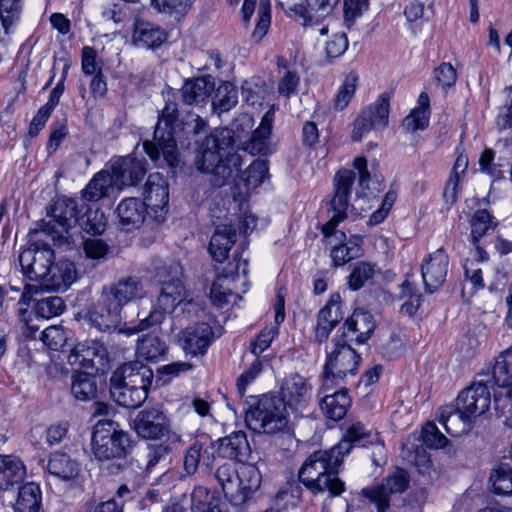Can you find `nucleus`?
I'll use <instances>...</instances> for the list:
<instances>
[{
    "label": "nucleus",
    "instance_id": "37998d69",
    "mask_svg": "<svg viewBox=\"0 0 512 512\" xmlns=\"http://www.w3.org/2000/svg\"><path fill=\"white\" fill-rule=\"evenodd\" d=\"M41 509L40 487L31 482L24 484L18 493L16 512H39Z\"/></svg>",
    "mask_w": 512,
    "mask_h": 512
},
{
    "label": "nucleus",
    "instance_id": "c03bdc74",
    "mask_svg": "<svg viewBox=\"0 0 512 512\" xmlns=\"http://www.w3.org/2000/svg\"><path fill=\"white\" fill-rule=\"evenodd\" d=\"M497 224V221L486 209L477 210L470 220V242L479 243L482 237L495 230Z\"/></svg>",
    "mask_w": 512,
    "mask_h": 512
},
{
    "label": "nucleus",
    "instance_id": "3c124183",
    "mask_svg": "<svg viewBox=\"0 0 512 512\" xmlns=\"http://www.w3.org/2000/svg\"><path fill=\"white\" fill-rule=\"evenodd\" d=\"M358 81L359 77L355 72H350L346 75L333 101L336 110H343L347 107L355 94Z\"/></svg>",
    "mask_w": 512,
    "mask_h": 512
},
{
    "label": "nucleus",
    "instance_id": "49530a36",
    "mask_svg": "<svg viewBox=\"0 0 512 512\" xmlns=\"http://www.w3.org/2000/svg\"><path fill=\"white\" fill-rule=\"evenodd\" d=\"M238 103V91L231 82L222 83L216 90L212 100L213 109L218 113L231 110Z\"/></svg>",
    "mask_w": 512,
    "mask_h": 512
},
{
    "label": "nucleus",
    "instance_id": "e433bc0d",
    "mask_svg": "<svg viewBox=\"0 0 512 512\" xmlns=\"http://www.w3.org/2000/svg\"><path fill=\"white\" fill-rule=\"evenodd\" d=\"M351 405V399L348 396L347 389L342 385L340 390L332 394H325L320 402V408L323 414L330 420L339 421L342 419Z\"/></svg>",
    "mask_w": 512,
    "mask_h": 512
},
{
    "label": "nucleus",
    "instance_id": "2f4dec72",
    "mask_svg": "<svg viewBox=\"0 0 512 512\" xmlns=\"http://www.w3.org/2000/svg\"><path fill=\"white\" fill-rule=\"evenodd\" d=\"M438 420L444 426L446 432L454 437L469 431L474 422L469 415L462 412V409L456 403L455 406L446 405L442 407L439 411Z\"/></svg>",
    "mask_w": 512,
    "mask_h": 512
},
{
    "label": "nucleus",
    "instance_id": "6e6552de",
    "mask_svg": "<svg viewBox=\"0 0 512 512\" xmlns=\"http://www.w3.org/2000/svg\"><path fill=\"white\" fill-rule=\"evenodd\" d=\"M152 380L153 371L139 360L125 363L111 375V396L122 407L138 408L147 399Z\"/></svg>",
    "mask_w": 512,
    "mask_h": 512
},
{
    "label": "nucleus",
    "instance_id": "4be33fe9",
    "mask_svg": "<svg viewBox=\"0 0 512 512\" xmlns=\"http://www.w3.org/2000/svg\"><path fill=\"white\" fill-rule=\"evenodd\" d=\"M375 321L367 311L356 309L353 314L348 317L343 327L341 335L337 336L341 341L346 343H365L375 330Z\"/></svg>",
    "mask_w": 512,
    "mask_h": 512
},
{
    "label": "nucleus",
    "instance_id": "4d7b16f0",
    "mask_svg": "<svg viewBox=\"0 0 512 512\" xmlns=\"http://www.w3.org/2000/svg\"><path fill=\"white\" fill-rule=\"evenodd\" d=\"M268 175V165L264 160H254L241 174V179L248 188H256L263 183Z\"/></svg>",
    "mask_w": 512,
    "mask_h": 512
},
{
    "label": "nucleus",
    "instance_id": "4c0bfd02",
    "mask_svg": "<svg viewBox=\"0 0 512 512\" xmlns=\"http://www.w3.org/2000/svg\"><path fill=\"white\" fill-rule=\"evenodd\" d=\"M167 39L166 32L150 22L137 21L133 32V42L141 48L154 49Z\"/></svg>",
    "mask_w": 512,
    "mask_h": 512
},
{
    "label": "nucleus",
    "instance_id": "c756f323",
    "mask_svg": "<svg viewBox=\"0 0 512 512\" xmlns=\"http://www.w3.org/2000/svg\"><path fill=\"white\" fill-rule=\"evenodd\" d=\"M284 291V288H280L275 298V325L264 328L258 334L255 341L251 343V352L256 356L263 353L271 345L272 340L278 334V326L285 319V294L283 293Z\"/></svg>",
    "mask_w": 512,
    "mask_h": 512
},
{
    "label": "nucleus",
    "instance_id": "cd10ccee",
    "mask_svg": "<svg viewBox=\"0 0 512 512\" xmlns=\"http://www.w3.org/2000/svg\"><path fill=\"white\" fill-rule=\"evenodd\" d=\"M277 107L270 105L263 115L260 125L253 132L251 138L245 142L244 149L252 155L266 154L270 150V136L275 119Z\"/></svg>",
    "mask_w": 512,
    "mask_h": 512
},
{
    "label": "nucleus",
    "instance_id": "2eb2a0df",
    "mask_svg": "<svg viewBox=\"0 0 512 512\" xmlns=\"http://www.w3.org/2000/svg\"><path fill=\"white\" fill-rule=\"evenodd\" d=\"M339 0H306L307 8L287 7L297 16V21L311 34L326 35L334 22L330 13Z\"/></svg>",
    "mask_w": 512,
    "mask_h": 512
},
{
    "label": "nucleus",
    "instance_id": "5701e85b",
    "mask_svg": "<svg viewBox=\"0 0 512 512\" xmlns=\"http://www.w3.org/2000/svg\"><path fill=\"white\" fill-rule=\"evenodd\" d=\"M479 374H489L490 388L498 386L506 388L504 408L512 403V347L501 352L492 366Z\"/></svg>",
    "mask_w": 512,
    "mask_h": 512
},
{
    "label": "nucleus",
    "instance_id": "09e8293b",
    "mask_svg": "<svg viewBox=\"0 0 512 512\" xmlns=\"http://www.w3.org/2000/svg\"><path fill=\"white\" fill-rule=\"evenodd\" d=\"M97 352L94 347L79 343L73 347L68 355V363L75 369H91L94 367V357Z\"/></svg>",
    "mask_w": 512,
    "mask_h": 512
},
{
    "label": "nucleus",
    "instance_id": "8fccbe9b",
    "mask_svg": "<svg viewBox=\"0 0 512 512\" xmlns=\"http://www.w3.org/2000/svg\"><path fill=\"white\" fill-rule=\"evenodd\" d=\"M493 492L498 495L512 494V467L501 463L490 476Z\"/></svg>",
    "mask_w": 512,
    "mask_h": 512
},
{
    "label": "nucleus",
    "instance_id": "774afa93",
    "mask_svg": "<svg viewBox=\"0 0 512 512\" xmlns=\"http://www.w3.org/2000/svg\"><path fill=\"white\" fill-rule=\"evenodd\" d=\"M495 153L492 149L486 148L479 156V167L481 172L488 174L493 178L502 176L501 165L494 162Z\"/></svg>",
    "mask_w": 512,
    "mask_h": 512
},
{
    "label": "nucleus",
    "instance_id": "0e129e2a",
    "mask_svg": "<svg viewBox=\"0 0 512 512\" xmlns=\"http://www.w3.org/2000/svg\"><path fill=\"white\" fill-rule=\"evenodd\" d=\"M429 111L425 108H415L406 116L402 122V127L407 132L423 130L428 126Z\"/></svg>",
    "mask_w": 512,
    "mask_h": 512
},
{
    "label": "nucleus",
    "instance_id": "864d4df0",
    "mask_svg": "<svg viewBox=\"0 0 512 512\" xmlns=\"http://www.w3.org/2000/svg\"><path fill=\"white\" fill-rule=\"evenodd\" d=\"M271 25V5L269 0H260L257 22L251 34V39L259 43L267 34Z\"/></svg>",
    "mask_w": 512,
    "mask_h": 512
},
{
    "label": "nucleus",
    "instance_id": "6ab92c4d",
    "mask_svg": "<svg viewBox=\"0 0 512 512\" xmlns=\"http://www.w3.org/2000/svg\"><path fill=\"white\" fill-rule=\"evenodd\" d=\"M133 429L143 439L157 440L169 435L170 423L163 409L153 406L137 413Z\"/></svg>",
    "mask_w": 512,
    "mask_h": 512
},
{
    "label": "nucleus",
    "instance_id": "7ed1b4c3",
    "mask_svg": "<svg viewBox=\"0 0 512 512\" xmlns=\"http://www.w3.org/2000/svg\"><path fill=\"white\" fill-rule=\"evenodd\" d=\"M356 174L352 170H340L334 178V197L330 200V219L322 226V233L333 245L331 258L336 266H342L350 260L361 255V246L353 240L342 244L346 240V235L342 231H335L338 224L347 217L349 207V196L351 187L354 183Z\"/></svg>",
    "mask_w": 512,
    "mask_h": 512
},
{
    "label": "nucleus",
    "instance_id": "338daca9",
    "mask_svg": "<svg viewBox=\"0 0 512 512\" xmlns=\"http://www.w3.org/2000/svg\"><path fill=\"white\" fill-rule=\"evenodd\" d=\"M170 452L168 445H154L148 448L147 454L143 459V468L145 473L152 472L153 468Z\"/></svg>",
    "mask_w": 512,
    "mask_h": 512
},
{
    "label": "nucleus",
    "instance_id": "c9c22d12",
    "mask_svg": "<svg viewBox=\"0 0 512 512\" xmlns=\"http://www.w3.org/2000/svg\"><path fill=\"white\" fill-rule=\"evenodd\" d=\"M236 241V229L231 225L218 226L211 237L209 252L214 260L223 262Z\"/></svg>",
    "mask_w": 512,
    "mask_h": 512
},
{
    "label": "nucleus",
    "instance_id": "f704fd0d",
    "mask_svg": "<svg viewBox=\"0 0 512 512\" xmlns=\"http://www.w3.org/2000/svg\"><path fill=\"white\" fill-rule=\"evenodd\" d=\"M214 88L215 82L211 76L187 80L181 88L183 102L188 105L204 102Z\"/></svg>",
    "mask_w": 512,
    "mask_h": 512
},
{
    "label": "nucleus",
    "instance_id": "052dcab7",
    "mask_svg": "<svg viewBox=\"0 0 512 512\" xmlns=\"http://www.w3.org/2000/svg\"><path fill=\"white\" fill-rule=\"evenodd\" d=\"M64 309L65 303L59 296L42 298L36 303V315L45 319L60 315Z\"/></svg>",
    "mask_w": 512,
    "mask_h": 512
},
{
    "label": "nucleus",
    "instance_id": "ddd939ff",
    "mask_svg": "<svg viewBox=\"0 0 512 512\" xmlns=\"http://www.w3.org/2000/svg\"><path fill=\"white\" fill-rule=\"evenodd\" d=\"M489 374H478L474 382L463 389L457 396L455 403L464 414L474 421L486 413L491 405V388Z\"/></svg>",
    "mask_w": 512,
    "mask_h": 512
},
{
    "label": "nucleus",
    "instance_id": "5fc2aeb1",
    "mask_svg": "<svg viewBox=\"0 0 512 512\" xmlns=\"http://www.w3.org/2000/svg\"><path fill=\"white\" fill-rule=\"evenodd\" d=\"M343 305L339 294H333L327 304L319 311L317 319L336 326V324L343 318Z\"/></svg>",
    "mask_w": 512,
    "mask_h": 512
},
{
    "label": "nucleus",
    "instance_id": "0eeeda50",
    "mask_svg": "<svg viewBox=\"0 0 512 512\" xmlns=\"http://www.w3.org/2000/svg\"><path fill=\"white\" fill-rule=\"evenodd\" d=\"M30 247L19 255L23 273L32 281H44L54 259L53 245L62 243L63 235L50 222L41 220L30 230Z\"/></svg>",
    "mask_w": 512,
    "mask_h": 512
},
{
    "label": "nucleus",
    "instance_id": "20e7f679",
    "mask_svg": "<svg viewBox=\"0 0 512 512\" xmlns=\"http://www.w3.org/2000/svg\"><path fill=\"white\" fill-rule=\"evenodd\" d=\"M233 143L232 130L221 128L207 135L199 146L196 166L202 172L213 174L217 186L240 176L241 156L238 153L227 152Z\"/></svg>",
    "mask_w": 512,
    "mask_h": 512
},
{
    "label": "nucleus",
    "instance_id": "b1692460",
    "mask_svg": "<svg viewBox=\"0 0 512 512\" xmlns=\"http://www.w3.org/2000/svg\"><path fill=\"white\" fill-rule=\"evenodd\" d=\"M449 266L446 252L440 248L428 255L421 265V274L425 289L429 293L438 290L445 282Z\"/></svg>",
    "mask_w": 512,
    "mask_h": 512
},
{
    "label": "nucleus",
    "instance_id": "a211bd4d",
    "mask_svg": "<svg viewBox=\"0 0 512 512\" xmlns=\"http://www.w3.org/2000/svg\"><path fill=\"white\" fill-rule=\"evenodd\" d=\"M389 97L381 94L375 102L360 111L353 122L351 139L360 142L372 130L384 129L389 119Z\"/></svg>",
    "mask_w": 512,
    "mask_h": 512
},
{
    "label": "nucleus",
    "instance_id": "bb28decb",
    "mask_svg": "<svg viewBox=\"0 0 512 512\" xmlns=\"http://www.w3.org/2000/svg\"><path fill=\"white\" fill-rule=\"evenodd\" d=\"M82 209L79 210L75 200L67 197L58 198L52 208L51 217L52 220L48 222L55 227L56 230L68 232L71 228L77 226L79 222V214ZM47 222L46 220H44Z\"/></svg>",
    "mask_w": 512,
    "mask_h": 512
},
{
    "label": "nucleus",
    "instance_id": "603ef678",
    "mask_svg": "<svg viewBox=\"0 0 512 512\" xmlns=\"http://www.w3.org/2000/svg\"><path fill=\"white\" fill-rule=\"evenodd\" d=\"M231 280H234V273L231 271V275H219L213 282L210 290V298L213 303L217 306H222L230 302V298L234 297L235 294L228 287Z\"/></svg>",
    "mask_w": 512,
    "mask_h": 512
},
{
    "label": "nucleus",
    "instance_id": "6e6d98bb",
    "mask_svg": "<svg viewBox=\"0 0 512 512\" xmlns=\"http://www.w3.org/2000/svg\"><path fill=\"white\" fill-rule=\"evenodd\" d=\"M267 90L262 81H245L242 85L243 100L253 106L261 107L264 104Z\"/></svg>",
    "mask_w": 512,
    "mask_h": 512
},
{
    "label": "nucleus",
    "instance_id": "a19ab883",
    "mask_svg": "<svg viewBox=\"0 0 512 512\" xmlns=\"http://www.w3.org/2000/svg\"><path fill=\"white\" fill-rule=\"evenodd\" d=\"M47 469L51 475L62 480H71L80 471L79 464L65 453H53L49 458Z\"/></svg>",
    "mask_w": 512,
    "mask_h": 512
},
{
    "label": "nucleus",
    "instance_id": "1a4fd4ad",
    "mask_svg": "<svg viewBox=\"0 0 512 512\" xmlns=\"http://www.w3.org/2000/svg\"><path fill=\"white\" fill-rule=\"evenodd\" d=\"M215 479L225 498L234 506L246 503L260 488L262 477L259 469L250 463H224L215 472Z\"/></svg>",
    "mask_w": 512,
    "mask_h": 512
},
{
    "label": "nucleus",
    "instance_id": "c85d7f7f",
    "mask_svg": "<svg viewBox=\"0 0 512 512\" xmlns=\"http://www.w3.org/2000/svg\"><path fill=\"white\" fill-rule=\"evenodd\" d=\"M77 279V271L73 262L60 260L55 264L51 263L49 274L43 281L46 290L63 292Z\"/></svg>",
    "mask_w": 512,
    "mask_h": 512
},
{
    "label": "nucleus",
    "instance_id": "f3484780",
    "mask_svg": "<svg viewBox=\"0 0 512 512\" xmlns=\"http://www.w3.org/2000/svg\"><path fill=\"white\" fill-rule=\"evenodd\" d=\"M389 97L381 94L375 102L360 111L353 122L351 139L360 142L372 130L384 129L389 119Z\"/></svg>",
    "mask_w": 512,
    "mask_h": 512
},
{
    "label": "nucleus",
    "instance_id": "58836bf2",
    "mask_svg": "<svg viewBox=\"0 0 512 512\" xmlns=\"http://www.w3.org/2000/svg\"><path fill=\"white\" fill-rule=\"evenodd\" d=\"M116 187V182L111 172L103 170L97 173L82 191L83 199L96 202L108 196Z\"/></svg>",
    "mask_w": 512,
    "mask_h": 512
},
{
    "label": "nucleus",
    "instance_id": "473e14b6",
    "mask_svg": "<svg viewBox=\"0 0 512 512\" xmlns=\"http://www.w3.org/2000/svg\"><path fill=\"white\" fill-rule=\"evenodd\" d=\"M218 454L223 458L235 460L239 464L250 455V445L245 432L237 431L219 440Z\"/></svg>",
    "mask_w": 512,
    "mask_h": 512
},
{
    "label": "nucleus",
    "instance_id": "f8f14e48",
    "mask_svg": "<svg viewBox=\"0 0 512 512\" xmlns=\"http://www.w3.org/2000/svg\"><path fill=\"white\" fill-rule=\"evenodd\" d=\"M248 427L258 432L273 434L288 424L287 407L277 396L264 395L245 417Z\"/></svg>",
    "mask_w": 512,
    "mask_h": 512
},
{
    "label": "nucleus",
    "instance_id": "69168bd1",
    "mask_svg": "<svg viewBox=\"0 0 512 512\" xmlns=\"http://www.w3.org/2000/svg\"><path fill=\"white\" fill-rule=\"evenodd\" d=\"M422 438L424 444L433 449L444 448L449 442L447 437L439 431L433 422L425 424L422 430Z\"/></svg>",
    "mask_w": 512,
    "mask_h": 512
},
{
    "label": "nucleus",
    "instance_id": "39448f33",
    "mask_svg": "<svg viewBox=\"0 0 512 512\" xmlns=\"http://www.w3.org/2000/svg\"><path fill=\"white\" fill-rule=\"evenodd\" d=\"M158 277L160 292L156 304L149 315L140 320L137 328L129 329L130 333L161 323L165 314L172 313L178 305L191 302L184 283L183 267L179 262L166 263L158 272Z\"/></svg>",
    "mask_w": 512,
    "mask_h": 512
},
{
    "label": "nucleus",
    "instance_id": "de8ad7c7",
    "mask_svg": "<svg viewBox=\"0 0 512 512\" xmlns=\"http://www.w3.org/2000/svg\"><path fill=\"white\" fill-rule=\"evenodd\" d=\"M71 392L77 400L89 401L97 394V384L90 374L77 373L72 376Z\"/></svg>",
    "mask_w": 512,
    "mask_h": 512
},
{
    "label": "nucleus",
    "instance_id": "13d9d810",
    "mask_svg": "<svg viewBox=\"0 0 512 512\" xmlns=\"http://www.w3.org/2000/svg\"><path fill=\"white\" fill-rule=\"evenodd\" d=\"M376 265L370 262L360 261L355 264L350 276H349V287L352 290H358L364 286V284L373 278L375 274Z\"/></svg>",
    "mask_w": 512,
    "mask_h": 512
},
{
    "label": "nucleus",
    "instance_id": "4468645a",
    "mask_svg": "<svg viewBox=\"0 0 512 512\" xmlns=\"http://www.w3.org/2000/svg\"><path fill=\"white\" fill-rule=\"evenodd\" d=\"M409 475L401 468H396L381 483L362 489L361 494L376 506L377 512H386L390 508V497L402 494L409 486Z\"/></svg>",
    "mask_w": 512,
    "mask_h": 512
},
{
    "label": "nucleus",
    "instance_id": "423d86ee",
    "mask_svg": "<svg viewBox=\"0 0 512 512\" xmlns=\"http://www.w3.org/2000/svg\"><path fill=\"white\" fill-rule=\"evenodd\" d=\"M343 458L334 451L319 450L312 453L298 471L299 481L313 494L329 492L338 496L344 491V483L337 476Z\"/></svg>",
    "mask_w": 512,
    "mask_h": 512
},
{
    "label": "nucleus",
    "instance_id": "7c9ffc66",
    "mask_svg": "<svg viewBox=\"0 0 512 512\" xmlns=\"http://www.w3.org/2000/svg\"><path fill=\"white\" fill-rule=\"evenodd\" d=\"M374 440H377L376 433L367 429L363 423L355 422L346 428L342 439L333 448L343 458L351 451L354 445L366 446L373 444Z\"/></svg>",
    "mask_w": 512,
    "mask_h": 512
},
{
    "label": "nucleus",
    "instance_id": "a18cd8bd",
    "mask_svg": "<svg viewBox=\"0 0 512 512\" xmlns=\"http://www.w3.org/2000/svg\"><path fill=\"white\" fill-rule=\"evenodd\" d=\"M77 226L88 234L100 235L106 229L107 219L99 208L87 207L85 212L79 215Z\"/></svg>",
    "mask_w": 512,
    "mask_h": 512
},
{
    "label": "nucleus",
    "instance_id": "a878e982",
    "mask_svg": "<svg viewBox=\"0 0 512 512\" xmlns=\"http://www.w3.org/2000/svg\"><path fill=\"white\" fill-rule=\"evenodd\" d=\"M111 173L116 182V188L135 185L146 174L145 160L132 156L121 157L112 164Z\"/></svg>",
    "mask_w": 512,
    "mask_h": 512
},
{
    "label": "nucleus",
    "instance_id": "aec40b11",
    "mask_svg": "<svg viewBox=\"0 0 512 512\" xmlns=\"http://www.w3.org/2000/svg\"><path fill=\"white\" fill-rule=\"evenodd\" d=\"M143 196V202L149 208L151 217L157 222H163L168 211L169 190L162 174L156 172L148 176Z\"/></svg>",
    "mask_w": 512,
    "mask_h": 512
},
{
    "label": "nucleus",
    "instance_id": "dca6fc26",
    "mask_svg": "<svg viewBox=\"0 0 512 512\" xmlns=\"http://www.w3.org/2000/svg\"><path fill=\"white\" fill-rule=\"evenodd\" d=\"M389 97L381 94L375 102L360 111L353 122L351 139L360 142L372 130L384 129L389 119Z\"/></svg>",
    "mask_w": 512,
    "mask_h": 512
},
{
    "label": "nucleus",
    "instance_id": "f03ea898",
    "mask_svg": "<svg viewBox=\"0 0 512 512\" xmlns=\"http://www.w3.org/2000/svg\"><path fill=\"white\" fill-rule=\"evenodd\" d=\"M145 296L144 284L139 277H122L103 286L100 298L87 310L84 320L100 332L116 329L121 321L123 308Z\"/></svg>",
    "mask_w": 512,
    "mask_h": 512
},
{
    "label": "nucleus",
    "instance_id": "9b49d317",
    "mask_svg": "<svg viewBox=\"0 0 512 512\" xmlns=\"http://www.w3.org/2000/svg\"><path fill=\"white\" fill-rule=\"evenodd\" d=\"M131 445L129 434L111 420L98 421L93 428L91 451L99 461L123 458Z\"/></svg>",
    "mask_w": 512,
    "mask_h": 512
},
{
    "label": "nucleus",
    "instance_id": "e2e57ef3",
    "mask_svg": "<svg viewBox=\"0 0 512 512\" xmlns=\"http://www.w3.org/2000/svg\"><path fill=\"white\" fill-rule=\"evenodd\" d=\"M429 111L425 108H415L406 116L402 122V127L407 132L423 130L428 126Z\"/></svg>",
    "mask_w": 512,
    "mask_h": 512
},
{
    "label": "nucleus",
    "instance_id": "f257e3e1",
    "mask_svg": "<svg viewBox=\"0 0 512 512\" xmlns=\"http://www.w3.org/2000/svg\"><path fill=\"white\" fill-rule=\"evenodd\" d=\"M205 128L206 122L192 112L179 121L177 104L168 102L159 115L154 141H144L143 147L153 162L158 163L162 156L167 165L174 167L179 164L177 141L180 140V133L197 135Z\"/></svg>",
    "mask_w": 512,
    "mask_h": 512
},
{
    "label": "nucleus",
    "instance_id": "393cba45",
    "mask_svg": "<svg viewBox=\"0 0 512 512\" xmlns=\"http://www.w3.org/2000/svg\"><path fill=\"white\" fill-rule=\"evenodd\" d=\"M213 340V331L208 323L201 322L188 326L181 332L180 344L186 354L204 355Z\"/></svg>",
    "mask_w": 512,
    "mask_h": 512
},
{
    "label": "nucleus",
    "instance_id": "680f3d73",
    "mask_svg": "<svg viewBox=\"0 0 512 512\" xmlns=\"http://www.w3.org/2000/svg\"><path fill=\"white\" fill-rule=\"evenodd\" d=\"M68 333L62 326H50L41 333V340L50 349L58 351L66 344Z\"/></svg>",
    "mask_w": 512,
    "mask_h": 512
},
{
    "label": "nucleus",
    "instance_id": "79ce46f5",
    "mask_svg": "<svg viewBox=\"0 0 512 512\" xmlns=\"http://www.w3.org/2000/svg\"><path fill=\"white\" fill-rule=\"evenodd\" d=\"M167 346L158 336L146 335L137 344V357L147 362H157L166 353Z\"/></svg>",
    "mask_w": 512,
    "mask_h": 512
},
{
    "label": "nucleus",
    "instance_id": "bf43d9fd",
    "mask_svg": "<svg viewBox=\"0 0 512 512\" xmlns=\"http://www.w3.org/2000/svg\"><path fill=\"white\" fill-rule=\"evenodd\" d=\"M20 10L21 0H0V28L4 30L5 35L18 19Z\"/></svg>",
    "mask_w": 512,
    "mask_h": 512
},
{
    "label": "nucleus",
    "instance_id": "ea45409f",
    "mask_svg": "<svg viewBox=\"0 0 512 512\" xmlns=\"http://www.w3.org/2000/svg\"><path fill=\"white\" fill-rule=\"evenodd\" d=\"M25 467L16 457L0 455V489L8 490L25 477Z\"/></svg>",
    "mask_w": 512,
    "mask_h": 512
},
{
    "label": "nucleus",
    "instance_id": "412c9836",
    "mask_svg": "<svg viewBox=\"0 0 512 512\" xmlns=\"http://www.w3.org/2000/svg\"><path fill=\"white\" fill-rule=\"evenodd\" d=\"M284 405L295 414L301 413L308 405L312 397V386L307 379L299 374H291L287 376L280 390Z\"/></svg>",
    "mask_w": 512,
    "mask_h": 512
},
{
    "label": "nucleus",
    "instance_id": "72a5a7b5",
    "mask_svg": "<svg viewBox=\"0 0 512 512\" xmlns=\"http://www.w3.org/2000/svg\"><path fill=\"white\" fill-rule=\"evenodd\" d=\"M117 214L122 226L127 230L139 227L147 214L151 216L147 205L135 197L122 200L118 204Z\"/></svg>",
    "mask_w": 512,
    "mask_h": 512
},
{
    "label": "nucleus",
    "instance_id": "9d476101",
    "mask_svg": "<svg viewBox=\"0 0 512 512\" xmlns=\"http://www.w3.org/2000/svg\"><path fill=\"white\" fill-rule=\"evenodd\" d=\"M360 355L346 342L335 337L327 348V358L322 376V391L327 393L354 377L359 368Z\"/></svg>",
    "mask_w": 512,
    "mask_h": 512
}]
</instances>
